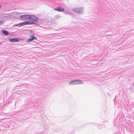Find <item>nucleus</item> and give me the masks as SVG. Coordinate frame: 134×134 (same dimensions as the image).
I'll list each match as a JSON object with an SVG mask.
<instances>
[{
    "label": "nucleus",
    "instance_id": "obj_1",
    "mask_svg": "<svg viewBox=\"0 0 134 134\" xmlns=\"http://www.w3.org/2000/svg\"><path fill=\"white\" fill-rule=\"evenodd\" d=\"M83 83L82 81L80 80H77L75 81H72L69 83V84H78Z\"/></svg>",
    "mask_w": 134,
    "mask_h": 134
},
{
    "label": "nucleus",
    "instance_id": "obj_2",
    "mask_svg": "<svg viewBox=\"0 0 134 134\" xmlns=\"http://www.w3.org/2000/svg\"><path fill=\"white\" fill-rule=\"evenodd\" d=\"M30 15H25L20 16V19L23 20H26L29 19Z\"/></svg>",
    "mask_w": 134,
    "mask_h": 134
},
{
    "label": "nucleus",
    "instance_id": "obj_3",
    "mask_svg": "<svg viewBox=\"0 0 134 134\" xmlns=\"http://www.w3.org/2000/svg\"><path fill=\"white\" fill-rule=\"evenodd\" d=\"M29 19L32 21H35L37 20L38 18L37 17L34 15H30Z\"/></svg>",
    "mask_w": 134,
    "mask_h": 134
},
{
    "label": "nucleus",
    "instance_id": "obj_4",
    "mask_svg": "<svg viewBox=\"0 0 134 134\" xmlns=\"http://www.w3.org/2000/svg\"><path fill=\"white\" fill-rule=\"evenodd\" d=\"M34 24V22H25L21 23L19 24L21 26H24L25 25L33 24Z\"/></svg>",
    "mask_w": 134,
    "mask_h": 134
},
{
    "label": "nucleus",
    "instance_id": "obj_5",
    "mask_svg": "<svg viewBox=\"0 0 134 134\" xmlns=\"http://www.w3.org/2000/svg\"><path fill=\"white\" fill-rule=\"evenodd\" d=\"M18 38H10L9 39V40L11 42H18Z\"/></svg>",
    "mask_w": 134,
    "mask_h": 134
},
{
    "label": "nucleus",
    "instance_id": "obj_6",
    "mask_svg": "<svg viewBox=\"0 0 134 134\" xmlns=\"http://www.w3.org/2000/svg\"><path fill=\"white\" fill-rule=\"evenodd\" d=\"M31 38L27 40V42H30V41L33 40L34 39H37V38L36 37H34L32 35H31Z\"/></svg>",
    "mask_w": 134,
    "mask_h": 134
},
{
    "label": "nucleus",
    "instance_id": "obj_7",
    "mask_svg": "<svg viewBox=\"0 0 134 134\" xmlns=\"http://www.w3.org/2000/svg\"><path fill=\"white\" fill-rule=\"evenodd\" d=\"M54 10L59 12H64V8H62L61 7L57 9H55Z\"/></svg>",
    "mask_w": 134,
    "mask_h": 134
},
{
    "label": "nucleus",
    "instance_id": "obj_8",
    "mask_svg": "<svg viewBox=\"0 0 134 134\" xmlns=\"http://www.w3.org/2000/svg\"><path fill=\"white\" fill-rule=\"evenodd\" d=\"M1 32L3 34L5 35H9V32L7 31L3 30L1 31Z\"/></svg>",
    "mask_w": 134,
    "mask_h": 134
},
{
    "label": "nucleus",
    "instance_id": "obj_9",
    "mask_svg": "<svg viewBox=\"0 0 134 134\" xmlns=\"http://www.w3.org/2000/svg\"><path fill=\"white\" fill-rule=\"evenodd\" d=\"M3 23L2 21H0V24H3Z\"/></svg>",
    "mask_w": 134,
    "mask_h": 134
},
{
    "label": "nucleus",
    "instance_id": "obj_10",
    "mask_svg": "<svg viewBox=\"0 0 134 134\" xmlns=\"http://www.w3.org/2000/svg\"><path fill=\"white\" fill-rule=\"evenodd\" d=\"M1 5L0 4V9L1 8Z\"/></svg>",
    "mask_w": 134,
    "mask_h": 134
},
{
    "label": "nucleus",
    "instance_id": "obj_11",
    "mask_svg": "<svg viewBox=\"0 0 134 134\" xmlns=\"http://www.w3.org/2000/svg\"><path fill=\"white\" fill-rule=\"evenodd\" d=\"M1 44V43H0V44Z\"/></svg>",
    "mask_w": 134,
    "mask_h": 134
}]
</instances>
